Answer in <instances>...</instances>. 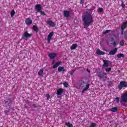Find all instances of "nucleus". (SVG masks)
Returning <instances> with one entry per match:
<instances>
[{
	"label": "nucleus",
	"mask_w": 127,
	"mask_h": 127,
	"mask_svg": "<svg viewBox=\"0 0 127 127\" xmlns=\"http://www.w3.org/2000/svg\"><path fill=\"white\" fill-rule=\"evenodd\" d=\"M82 20L84 28H88L91 25V23L94 22V19L92 16V12L89 13V11H87L86 13L82 16Z\"/></svg>",
	"instance_id": "f257e3e1"
},
{
	"label": "nucleus",
	"mask_w": 127,
	"mask_h": 127,
	"mask_svg": "<svg viewBox=\"0 0 127 127\" xmlns=\"http://www.w3.org/2000/svg\"><path fill=\"white\" fill-rule=\"evenodd\" d=\"M35 8L36 10H37V12H40L42 14V15H46V14H45V12L44 11L41 10L42 9V7H41V5L38 4H36L35 6Z\"/></svg>",
	"instance_id": "f03ea898"
},
{
	"label": "nucleus",
	"mask_w": 127,
	"mask_h": 127,
	"mask_svg": "<svg viewBox=\"0 0 127 127\" xmlns=\"http://www.w3.org/2000/svg\"><path fill=\"white\" fill-rule=\"evenodd\" d=\"M120 102L122 104L127 103V92L124 93L121 95Z\"/></svg>",
	"instance_id": "7ed1b4c3"
},
{
	"label": "nucleus",
	"mask_w": 127,
	"mask_h": 127,
	"mask_svg": "<svg viewBox=\"0 0 127 127\" xmlns=\"http://www.w3.org/2000/svg\"><path fill=\"white\" fill-rule=\"evenodd\" d=\"M126 87H127V81H121L120 84L118 86V89H119L120 90H122L123 88H125Z\"/></svg>",
	"instance_id": "20e7f679"
},
{
	"label": "nucleus",
	"mask_w": 127,
	"mask_h": 127,
	"mask_svg": "<svg viewBox=\"0 0 127 127\" xmlns=\"http://www.w3.org/2000/svg\"><path fill=\"white\" fill-rule=\"evenodd\" d=\"M65 92V89L60 88L57 91V95H58V98H59V96H61L62 94L64 93Z\"/></svg>",
	"instance_id": "39448f33"
},
{
	"label": "nucleus",
	"mask_w": 127,
	"mask_h": 127,
	"mask_svg": "<svg viewBox=\"0 0 127 127\" xmlns=\"http://www.w3.org/2000/svg\"><path fill=\"white\" fill-rule=\"evenodd\" d=\"M106 75H107L106 73H102V72H99L98 74V77L100 78V79H104V78H107V76H106Z\"/></svg>",
	"instance_id": "423d86ee"
},
{
	"label": "nucleus",
	"mask_w": 127,
	"mask_h": 127,
	"mask_svg": "<svg viewBox=\"0 0 127 127\" xmlns=\"http://www.w3.org/2000/svg\"><path fill=\"white\" fill-rule=\"evenodd\" d=\"M54 33L53 32H51L48 35L47 37L48 43H50V41L52 39V36H53Z\"/></svg>",
	"instance_id": "0eeeda50"
},
{
	"label": "nucleus",
	"mask_w": 127,
	"mask_h": 127,
	"mask_svg": "<svg viewBox=\"0 0 127 127\" xmlns=\"http://www.w3.org/2000/svg\"><path fill=\"white\" fill-rule=\"evenodd\" d=\"M56 56H57V54L56 53H51L49 54V57L50 59H54Z\"/></svg>",
	"instance_id": "6e6552de"
},
{
	"label": "nucleus",
	"mask_w": 127,
	"mask_h": 127,
	"mask_svg": "<svg viewBox=\"0 0 127 127\" xmlns=\"http://www.w3.org/2000/svg\"><path fill=\"white\" fill-rule=\"evenodd\" d=\"M25 23L27 25H30L32 23V20L29 18H26L25 19Z\"/></svg>",
	"instance_id": "1a4fd4ad"
},
{
	"label": "nucleus",
	"mask_w": 127,
	"mask_h": 127,
	"mask_svg": "<svg viewBox=\"0 0 127 127\" xmlns=\"http://www.w3.org/2000/svg\"><path fill=\"white\" fill-rule=\"evenodd\" d=\"M47 23L49 24L50 26H52V27L55 26V23L52 21H47Z\"/></svg>",
	"instance_id": "9d476101"
},
{
	"label": "nucleus",
	"mask_w": 127,
	"mask_h": 127,
	"mask_svg": "<svg viewBox=\"0 0 127 127\" xmlns=\"http://www.w3.org/2000/svg\"><path fill=\"white\" fill-rule=\"evenodd\" d=\"M96 54L97 55H105V52L101 51L100 49H98L96 51Z\"/></svg>",
	"instance_id": "9b49d317"
},
{
	"label": "nucleus",
	"mask_w": 127,
	"mask_h": 127,
	"mask_svg": "<svg viewBox=\"0 0 127 127\" xmlns=\"http://www.w3.org/2000/svg\"><path fill=\"white\" fill-rule=\"evenodd\" d=\"M117 51H118V49L115 48L113 51H111L109 52V54L110 55H115L116 52H117Z\"/></svg>",
	"instance_id": "f8f14e48"
},
{
	"label": "nucleus",
	"mask_w": 127,
	"mask_h": 127,
	"mask_svg": "<svg viewBox=\"0 0 127 127\" xmlns=\"http://www.w3.org/2000/svg\"><path fill=\"white\" fill-rule=\"evenodd\" d=\"M64 17H68L70 16V12H69V11H64Z\"/></svg>",
	"instance_id": "ddd939ff"
},
{
	"label": "nucleus",
	"mask_w": 127,
	"mask_h": 127,
	"mask_svg": "<svg viewBox=\"0 0 127 127\" xmlns=\"http://www.w3.org/2000/svg\"><path fill=\"white\" fill-rule=\"evenodd\" d=\"M103 66L104 67H108L109 63H110V61L107 60H103Z\"/></svg>",
	"instance_id": "4468645a"
},
{
	"label": "nucleus",
	"mask_w": 127,
	"mask_h": 127,
	"mask_svg": "<svg viewBox=\"0 0 127 127\" xmlns=\"http://www.w3.org/2000/svg\"><path fill=\"white\" fill-rule=\"evenodd\" d=\"M30 36H31V35L27 33V32H25L23 35V37H25L26 38H28V37H30Z\"/></svg>",
	"instance_id": "2eb2a0df"
},
{
	"label": "nucleus",
	"mask_w": 127,
	"mask_h": 127,
	"mask_svg": "<svg viewBox=\"0 0 127 127\" xmlns=\"http://www.w3.org/2000/svg\"><path fill=\"white\" fill-rule=\"evenodd\" d=\"M78 47V45L77 44H72L71 46L70 47V49L71 50H74V49H76Z\"/></svg>",
	"instance_id": "dca6fc26"
},
{
	"label": "nucleus",
	"mask_w": 127,
	"mask_h": 127,
	"mask_svg": "<svg viewBox=\"0 0 127 127\" xmlns=\"http://www.w3.org/2000/svg\"><path fill=\"white\" fill-rule=\"evenodd\" d=\"M127 26V22H125L123 23V25L121 26V29L122 30H124L126 27Z\"/></svg>",
	"instance_id": "f3484780"
},
{
	"label": "nucleus",
	"mask_w": 127,
	"mask_h": 127,
	"mask_svg": "<svg viewBox=\"0 0 127 127\" xmlns=\"http://www.w3.org/2000/svg\"><path fill=\"white\" fill-rule=\"evenodd\" d=\"M59 72H64L65 71V68L62 66H59L58 68Z\"/></svg>",
	"instance_id": "a211bd4d"
},
{
	"label": "nucleus",
	"mask_w": 127,
	"mask_h": 127,
	"mask_svg": "<svg viewBox=\"0 0 127 127\" xmlns=\"http://www.w3.org/2000/svg\"><path fill=\"white\" fill-rule=\"evenodd\" d=\"M90 87V84H87L86 88H84L82 90V93H85V92H86V91H87V90H88L89 89V88Z\"/></svg>",
	"instance_id": "6ab92c4d"
},
{
	"label": "nucleus",
	"mask_w": 127,
	"mask_h": 127,
	"mask_svg": "<svg viewBox=\"0 0 127 127\" xmlns=\"http://www.w3.org/2000/svg\"><path fill=\"white\" fill-rule=\"evenodd\" d=\"M62 62H59L57 63L54 66H53V68L55 69V68H57L59 65H61Z\"/></svg>",
	"instance_id": "aec40b11"
},
{
	"label": "nucleus",
	"mask_w": 127,
	"mask_h": 127,
	"mask_svg": "<svg viewBox=\"0 0 127 127\" xmlns=\"http://www.w3.org/2000/svg\"><path fill=\"white\" fill-rule=\"evenodd\" d=\"M110 111L111 112H118L119 111V109L117 107H114V108L111 109Z\"/></svg>",
	"instance_id": "412c9836"
},
{
	"label": "nucleus",
	"mask_w": 127,
	"mask_h": 127,
	"mask_svg": "<svg viewBox=\"0 0 127 127\" xmlns=\"http://www.w3.org/2000/svg\"><path fill=\"white\" fill-rule=\"evenodd\" d=\"M117 58H124L125 57V55L123 54H120L117 55Z\"/></svg>",
	"instance_id": "4be33fe9"
},
{
	"label": "nucleus",
	"mask_w": 127,
	"mask_h": 127,
	"mask_svg": "<svg viewBox=\"0 0 127 127\" xmlns=\"http://www.w3.org/2000/svg\"><path fill=\"white\" fill-rule=\"evenodd\" d=\"M44 71V70L43 69V68H42L40 70V71L38 72V75L39 76H41L42 75V74H43V71Z\"/></svg>",
	"instance_id": "5701e85b"
},
{
	"label": "nucleus",
	"mask_w": 127,
	"mask_h": 127,
	"mask_svg": "<svg viewBox=\"0 0 127 127\" xmlns=\"http://www.w3.org/2000/svg\"><path fill=\"white\" fill-rule=\"evenodd\" d=\"M79 86L80 87L83 88L85 86V82L81 81L79 83Z\"/></svg>",
	"instance_id": "b1692460"
},
{
	"label": "nucleus",
	"mask_w": 127,
	"mask_h": 127,
	"mask_svg": "<svg viewBox=\"0 0 127 127\" xmlns=\"http://www.w3.org/2000/svg\"><path fill=\"white\" fill-rule=\"evenodd\" d=\"M65 126H66L67 127H73V125H72L70 123H66Z\"/></svg>",
	"instance_id": "393cba45"
},
{
	"label": "nucleus",
	"mask_w": 127,
	"mask_h": 127,
	"mask_svg": "<svg viewBox=\"0 0 127 127\" xmlns=\"http://www.w3.org/2000/svg\"><path fill=\"white\" fill-rule=\"evenodd\" d=\"M10 14H11V17H13V16L14 15V14H15V11H14V10H12L11 11Z\"/></svg>",
	"instance_id": "a878e982"
},
{
	"label": "nucleus",
	"mask_w": 127,
	"mask_h": 127,
	"mask_svg": "<svg viewBox=\"0 0 127 127\" xmlns=\"http://www.w3.org/2000/svg\"><path fill=\"white\" fill-rule=\"evenodd\" d=\"M33 29L34 30V31H36V32L38 31V28H37L36 26H33Z\"/></svg>",
	"instance_id": "bb28decb"
},
{
	"label": "nucleus",
	"mask_w": 127,
	"mask_h": 127,
	"mask_svg": "<svg viewBox=\"0 0 127 127\" xmlns=\"http://www.w3.org/2000/svg\"><path fill=\"white\" fill-rule=\"evenodd\" d=\"M110 30H107L106 31H104L103 34H107V33H109V32H110Z\"/></svg>",
	"instance_id": "cd10ccee"
},
{
	"label": "nucleus",
	"mask_w": 127,
	"mask_h": 127,
	"mask_svg": "<svg viewBox=\"0 0 127 127\" xmlns=\"http://www.w3.org/2000/svg\"><path fill=\"white\" fill-rule=\"evenodd\" d=\"M96 123H92L90 124L89 127H96Z\"/></svg>",
	"instance_id": "c85d7f7f"
},
{
	"label": "nucleus",
	"mask_w": 127,
	"mask_h": 127,
	"mask_svg": "<svg viewBox=\"0 0 127 127\" xmlns=\"http://www.w3.org/2000/svg\"><path fill=\"white\" fill-rule=\"evenodd\" d=\"M120 45L121 46H124V45H125V42H124V41H122L121 42H120Z\"/></svg>",
	"instance_id": "c756f323"
},
{
	"label": "nucleus",
	"mask_w": 127,
	"mask_h": 127,
	"mask_svg": "<svg viewBox=\"0 0 127 127\" xmlns=\"http://www.w3.org/2000/svg\"><path fill=\"white\" fill-rule=\"evenodd\" d=\"M106 72H110V71H111V70H112V68L109 67L108 68H106L105 69Z\"/></svg>",
	"instance_id": "7c9ffc66"
},
{
	"label": "nucleus",
	"mask_w": 127,
	"mask_h": 127,
	"mask_svg": "<svg viewBox=\"0 0 127 127\" xmlns=\"http://www.w3.org/2000/svg\"><path fill=\"white\" fill-rule=\"evenodd\" d=\"M46 97H47V100H49V99H50V95L48 94L46 95Z\"/></svg>",
	"instance_id": "2f4dec72"
},
{
	"label": "nucleus",
	"mask_w": 127,
	"mask_h": 127,
	"mask_svg": "<svg viewBox=\"0 0 127 127\" xmlns=\"http://www.w3.org/2000/svg\"><path fill=\"white\" fill-rule=\"evenodd\" d=\"M64 87H65L66 88H67V87H68V83L67 82H64Z\"/></svg>",
	"instance_id": "473e14b6"
},
{
	"label": "nucleus",
	"mask_w": 127,
	"mask_h": 127,
	"mask_svg": "<svg viewBox=\"0 0 127 127\" xmlns=\"http://www.w3.org/2000/svg\"><path fill=\"white\" fill-rule=\"evenodd\" d=\"M98 11L99 12H102V11H103V8H98Z\"/></svg>",
	"instance_id": "72a5a7b5"
},
{
	"label": "nucleus",
	"mask_w": 127,
	"mask_h": 127,
	"mask_svg": "<svg viewBox=\"0 0 127 127\" xmlns=\"http://www.w3.org/2000/svg\"><path fill=\"white\" fill-rule=\"evenodd\" d=\"M116 101L117 103H119V102L120 101V98L116 97Z\"/></svg>",
	"instance_id": "f704fd0d"
},
{
	"label": "nucleus",
	"mask_w": 127,
	"mask_h": 127,
	"mask_svg": "<svg viewBox=\"0 0 127 127\" xmlns=\"http://www.w3.org/2000/svg\"><path fill=\"white\" fill-rule=\"evenodd\" d=\"M81 4H83L84 3V1H85V0H80Z\"/></svg>",
	"instance_id": "c9c22d12"
},
{
	"label": "nucleus",
	"mask_w": 127,
	"mask_h": 127,
	"mask_svg": "<svg viewBox=\"0 0 127 127\" xmlns=\"http://www.w3.org/2000/svg\"><path fill=\"white\" fill-rule=\"evenodd\" d=\"M74 72H75L74 70H71L70 75H73L74 74Z\"/></svg>",
	"instance_id": "e433bc0d"
},
{
	"label": "nucleus",
	"mask_w": 127,
	"mask_h": 127,
	"mask_svg": "<svg viewBox=\"0 0 127 127\" xmlns=\"http://www.w3.org/2000/svg\"><path fill=\"white\" fill-rule=\"evenodd\" d=\"M113 44H114V46H116V45H117V43H116L115 42Z\"/></svg>",
	"instance_id": "4c0bfd02"
},
{
	"label": "nucleus",
	"mask_w": 127,
	"mask_h": 127,
	"mask_svg": "<svg viewBox=\"0 0 127 127\" xmlns=\"http://www.w3.org/2000/svg\"><path fill=\"white\" fill-rule=\"evenodd\" d=\"M55 63V61H53L52 63V64H53Z\"/></svg>",
	"instance_id": "58836bf2"
},
{
	"label": "nucleus",
	"mask_w": 127,
	"mask_h": 127,
	"mask_svg": "<svg viewBox=\"0 0 127 127\" xmlns=\"http://www.w3.org/2000/svg\"><path fill=\"white\" fill-rule=\"evenodd\" d=\"M87 71L88 73H90L91 71H90V70H88V69H87Z\"/></svg>",
	"instance_id": "ea45409f"
},
{
	"label": "nucleus",
	"mask_w": 127,
	"mask_h": 127,
	"mask_svg": "<svg viewBox=\"0 0 127 127\" xmlns=\"http://www.w3.org/2000/svg\"><path fill=\"white\" fill-rule=\"evenodd\" d=\"M122 6H123V7H124L125 6V4H123Z\"/></svg>",
	"instance_id": "a19ab883"
},
{
	"label": "nucleus",
	"mask_w": 127,
	"mask_h": 127,
	"mask_svg": "<svg viewBox=\"0 0 127 127\" xmlns=\"http://www.w3.org/2000/svg\"><path fill=\"white\" fill-rule=\"evenodd\" d=\"M5 113H7V111H5Z\"/></svg>",
	"instance_id": "79ce46f5"
}]
</instances>
